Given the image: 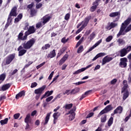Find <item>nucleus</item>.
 Returning a JSON list of instances; mask_svg holds the SVG:
<instances>
[{"label": "nucleus", "mask_w": 131, "mask_h": 131, "mask_svg": "<svg viewBox=\"0 0 131 131\" xmlns=\"http://www.w3.org/2000/svg\"><path fill=\"white\" fill-rule=\"evenodd\" d=\"M9 16H10V17H16L17 16V7L15 6L12 9Z\"/></svg>", "instance_id": "nucleus-11"}, {"label": "nucleus", "mask_w": 131, "mask_h": 131, "mask_svg": "<svg viewBox=\"0 0 131 131\" xmlns=\"http://www.w3.org/2000/svg\"><path fill=\"white\" fill-rule=\"evenodd\" d=\"M25 122L26 123H30L31 122V119L30 118V114H28L25 119Z\"/></svg>", "instance_id": "nucleus-29"}, {"label": "nucleus", "mask_w": 131, "mask_h": 131, "mask_svg": "<svg viewBox=\"0 0 131 131\" xmlns=\"http://www.w3.org/2000/svg\"><path fill=\"white\" fill-rule=\"evenodd\" d=\"M110 17H118V18L120 17V12H113L111 13L110 14Z\"/></svg>", "instance_id": "nucleus-22"}, {"label": "nucleus", "mask_w": 131, "mask_h": 131, "mask_svg": "<svg viewBox=\"0 0 131 131\" xmlns=\"http://www.w3.org/2000/svg\"><path fill=\"white\" fill-rule=\"evenodd\" d=\"M56 56V52H55V50H53L50 53V54L47 56V58L49 59V58H54Z\"/></svg>", "instance_id": "nucleus-31"}, {"label": "nucleus", "mask_w": 131, "mask_h": 131, "mask_svg": "<svg viewBox=\"0 0 131 131\" xmlns=\"http://www.w3.org/2000/svg\"><path fill=\"white\" fill-rule=\"evenodd\" d=\"M123 110V108H122V106H119L116 110H114V114H117V113L120 114L122 113Z\"/></svg>", "instance_id": "nucleus-20"}, {"label": "nucleus", "mask_w": 131, "mask_h": 131, "mask_svg": "<svg viewBox=\"0 0 131 131\" xmlns=\"http://www.w3.org/2000/svg\"><path fill=\"white\" fill-rule=\"evenodd\" d=\"M12 19L13 18H12V17L11 16H9L7 23L8 24H9V25H11V23H12Z\"/></svg>", "instance_id": "nucleus-43"}, {"label": "nucleus", "mask_w": 131, "mask_h": 131, "mask_svg": "<svg viewBox=\"0 0 131 131\" xmlns=\"http://www.w3.org/2000/svg\"><path fill=\"white\" fill-rule=\"evenodd\" d=\"M79 91H80V88H75V89L71 91V94L72 95H75V94H77V93H79Z\"/></svg>", "instance_id": "nucleus-26"}, {"label": "nucleus", "mask_w": 131, "mask_h": 131, "mask_svg": "<svg viewBox=\"0 0 131 131\" xmlns=\"http://www.w3.org/2000/svg\"><path fill=\"white\" fill-rule=\"evenodd\" d=\"M68 41V38L66 39V37H63L61 39V42L63 43H66V42H67Z\"/></svg>", "instance_id": "nucleus-54"}, {"label": "nucleus", "mask_w": 131, "mask_h": 131, "mask_svg": "<svg viewBox=\"0 0 131 131\" xmlns=\"http://www.w3.org/2000/svg\"><path fill=\"white\" fill-rule=\"evenodd\" d=\"M113 109V107L111 105H107L104 110L100 112V113L98 114V116H101V115H103V114H105V113H107V112L111 111V110Z\"/></svg>", "instance_id": "nucleus-5"}, {"label": "nucleus", "mask_w": 131, "mask_h": 131, "mask_svg": "<svg viewBox=\"0 0 131 131\" xmlns=\"http://www.w3.org/2000/svg\"><path fill=\"white\" fill-rule=\"evenodd\" d=\"M50 19H51V17H50L49 16L46 15L44 16L41 19L42 21L36 24V27L37 28L42 27V26H43V25H45L46 23H47V22H49V21H50Z\"/></svg>", "instance_id": "nucleus-4"}, {"label": "nucleus", "mask_w": 131, "mask_h": 131, "mask_svg": "<svg viewBox=\"0 0 131 131\" xmlns=\"http://www.w3.org/2000/svg\"><path fill=\"white\" fill-rule=\"evenodd\" d=\"M20 116V114L17 113L14 115V119H18Z\"/></svg>", "instance_id": "nucleus-56"}, {"label": "nucleus", "mask_w": 131, "mask_h": 131, "mask_svg": "<svg viewBox=\"0 0 131 131\" xmlns=\"http://www.w3.org/2000/svg\"><path fill=\"white\" fill-rule=\"evenodd\" d=\"M119 46H122L125 43V42L122 39H118V41Z\"/></svg>", "instance_id": "nucleus-38"}, {"label": "nucleus", "mask_w": 131, "mask_h": 131, "mask_svg": "<svg viewBox=\"0 0 131 131\" xmlns=\"http://www.w3.org/2000/svg\"><path fill=\"white\" fill-rule=\"evenodd\" d=\"M68 58V55H65L59 61V65L60 66H61V65H62L64 62H65V61L66 60H67Z\"/></svg>", "instance_id": "nucleus-24"}, {"label": "nucleus", "mask_w": 131, "mask_h": 131, "mask_svg": "<svg viewBox=\"0 0 131 131\" xmlns=\"http://www.w3.org/2000/svg\"><path fill=\"white\" fill-rule=\"evenodd\" d=\"M23 47H22L21 46H19L18 48V51H19V54L18 55L21 56H23V55H24V54H25V53H26L27 51L25 49H23Z\"/></svg>", "instance_id": "nucleus-13"}, {"label": "nucleus", "mask_w": 131, "mask_h": 131, "mask_svg": "<svg viewBox=\"0 0 131 131\" xmlns=\"http://www.w3.org/2000/svg\"><path fill=\"white\" fill-rule=\"evenodd\" d=\"M17 72H18V70L17 69H15L12 72L10 73V74L11 76H12V75H15Z\"/></svg>", "instance_id": "nucleus-49"}, {"label": "nucleus", "mask_w": 131, "mask_h": 131, "mask_svg": "<svg viewBox=\"0 0 131 131\" xmlns=\"http://www.w3.org/2000/svg\"><path fill=\"white\" fill-rule=\"evenodd\" d=\"M126 54H127V52L126 51V50L125 49V48H124L120 51L121 57H124V56H125Z\"/></svg>", "instance_id": "nucleus-32"}, {"label": "nucleus", "mask_w": 131, "mask_h": 131, "mask_svg": "<svg viewBox=\"0 0 131 131\" xmlns=\"http://www.w3.org/2000/svg\"><path fill=\"white\" fill-rule=\"evenodd\" d=\"M90 93H91V91H86V92H85V93L84 94H83L81 97L80 98V100L81 101V100H82V99H84V98H85V97H86L87 96H89V94H90Z\"/></svg>", "instance_id": "nucleus-34"}, {"label": "nucleus", "mask_w": 131, "mask_h": 131, "mask_svg": "<svg viewBox=\"0 0 131 131\" xmlns=\"http://www.w3.org/2000/svg\"><path fill=\"white\" fill-rule=\"evenodd\" d=\"M104 56H106V53H99L96 55L95 57L92 59V61H96L98 59V58H101V57H104Z\"/></svg>", "instance_id": "nucleus-19"}, {"label": "nucleus", "mask_w": 131, "mask_h": 131, "mask_svg": "<svg viewBox=\"0 0 131 131\" xmlns=\"http://www.w3.org/2000/svg\"><path fill=\"white\" fill-rule=\"evenodd\" d=\"M126 51L127 52V53H128L129 52H130L131 51V46H128L125 49Z\"/></svg>", "instance_id": "nucleus-61"}, {"label": "nucleus", "mask_w": 131, "mask_h": 131, "mask_svg": "<svg viewBox=\"0 0 131 131\" xmlns=\"http://www.w3.org/2000/svg\"><path fill=\"white\" fill-rule=\"evenodd\" d=\"M130 117H131V112L130 114L129 115V116H128L127 117H126L125 119V121H127V120H128L130 118Z\"/></svg>", "instance_id": "nucleus-64"}, {"label": "nucleus", "mask_w": 131, "mask_h": 131, "mask_svg": "<svg viewBox=\"0 0 131 131\" xmlns=\"http://www.w3.org/2000/svg\"><path fill=\"white\" fill-rule=\"evenodd\" d=\"M82 49H83V47L80 46L78 49L77 53L80 54L82 52Z\"/></svg>", "instance_id": "nucleus-52"}, {"label": "nucleus", "mask_w": 131, "mask_h": 131, "mask_svg": "<svg viewBox=\"0 0 131 131\" xmlns=\"http://www.w3.org/2000/svg\"><path fill=\"white\" fill-rule=\"evenodd\" d=\"M94 115V113H90L88 115L86 118H91L92 116Z\"/></svg>", "instance_id": "nucleus-63"}, {"label": "nucleus", "mask_w": 131, "mask_h": 131, "mask_svg": "<svg viewBox=\"0 0 131 131\" xmlns=\"http://www.w3.org/2000/svg\"><path fill=\"white\" fill-rule=\"evenodd\" d=\"M63 95H67L68 96H69L70 94H71V90H66L63 93Z\"/></svg>", "instance_id": "nucleus-47"}, {"label": "nucleus", "mask_w": 131, "mask_h": 131, "mask_svg": "<svg viewBox=\"0 0 131 131\" xmlns=\"http://www.w3.org/2000/svg\"><path fill=\"white\" fill-rule=\"evenodd\" d=\"M131 22V15L126 19L124 23L122 24V25L120 28V31L118 34L117 35V37H119L120 35H124L126 34L127 32L130 31L131 30V25H129L127 27V25L129 24Z\"/></svg>", "instance_id": "nucleus-1"}, {"label": "nucleus", "mask_w": 131, "mask_h": 131, "mask_svg": "<svg viewBox=\"0 0 131 131\" xmlns=\"http://www.w3.org/2000/svg\"><path fill=\"white\" fill-rule=\"evenodd\" d=\"M45 64H46V62H43L42 63H40L36 67V69H39V68H40V67H42Z\"/></svg>", "instance_id": "nucleus-50"}, {"label": "nucleus", "mask_w": 131, "mask_h": 131, "mask_svg": "<svg viewBox=\"0 0 131 131\" xmlns=\"http://www.w3.org/2000/svg\"><path fill=\"white\" fill-rule=\"evenodd\" d=\"M123 83L124 84V86L122 89V93H124L123 95V100L124 101L128 97V90H127V87L128 85H127V81L125 80L123 81Z\"/></svg>", "instance_id": "nucleus-2"}, {"label": "nucleus", "mask_w": 131, "mask_h": 131, "mask_svg": "<svg viewBox=\"0 0 131 131\" xmlns=\"http://www.w3.org/2000/svg\"><path fill=\"white\" fill-rule=\"evenodd\" d=\"M53 75H54V72H51V73L50 74V75H49V76L48 77V79L51 80V79H52V77H53Z\"/></svg>", "instance_id": "nucleus-62"}, {"label": "nucleus", "mask_w": 131, "mask_h": 131, "mask_svg": "<svg viewBox=\"0 0 131 131\" xmlns=\"http://www.w3.org/2000/svg\"><path fill=\"white\" fill-rule=\"evenodd\" d=\"M99 0H96L93 4V6L91 7L90 11L91 12H95L96 11V9H97V7L99 6Z\"/></svg>", "instance_id": "nucleus-9"}, {"label": "nucleus", "mask_w": 131, "mask_h": 131, "mask_svg": "<svg viewBox=\"0 0 131 131\" xmlns=\"http://www.w3.org/2000/svg\"><path fill=\"white\" fill-rule=\"evenodd\" d=\"M120 62V66L122 68H125L126 67V62H127V59L126 58H121Z\"/></svg>", "instance_id": "nucleus-10"}, {"label": "nucleus", "mask_w": 131, "mask_h": 131, "mask_svg": "<svg viewBox=\"0 0 131 131\" xmlns=\"http://www.w3.org/2000/svg\"><path fill=\"white\" fill-rule=\"evenodd\" d=\"M41 7H42V4H41V3H39L36 6V9H40V8H41Z\"/></svg>", "instance_id": "nucleus-58"}, {"label": "nucleus", "mask_w": 131, "mask_h": 131, "mask_svg": "<svg viewBox=\"0 0 131 131\" xmlns=\"http://www.w3.org/2000/svg\"><path fill=\"white\" fill-rule=\"evenodd\" d=\"M75 109L76 108L72 109L69 112V113L71 114V115L69 116V119L71 121L73 120L75 117V113H74Z\"/></svg>", "instance_id": "nucleus-16"}, {"label": "nucleus", "mask_w": 131, "mask_h": 131, "mask_svg": "<svg viewBox=\"0 0 131 131\" xmlns=\"http://www.w3.org/2000/svg\"><path fill=\"white\" fill-rule=\"evenodd\" d=\"M10 86L11 85L9 83L4 84L2 86V91L3 92H5V91H7V90H9V89H10Z\"/></svg>", "instance_id": "nucleus-28"}, {"label": "nucleus", "mask_w": 131, "mask_h": 131, "mask_svg": "<svg viewBox=\"0 0 131 131\" xmlns=\"http://www.w3.org/2000/svg\"><path fill=\"white\" fill-rule=\"evenodd\" d=\"M85 81H79L76 83H75L74 84H76V85H79V84H82V83H85Z\"/></svg>", "instance_id": "nucleus-59"}, {"label": "nucleus", "mask_w": 131, "mask_h": 131, "mask_svg": "<svg viewBox=\"0 0 131 131\" xmlns=\"http://www.w3.org/2000/svg\"><path fill=\"white\" fill-rule=\"evenodd\" d=\"M84 37H82L79 40V41L77 42V45H76V48H77V47H79V46H80V45H81V43L83 41V39H84Z\"/></svg>", "instance_id": "nucleus-39"}, {"label": "nucleus", "mask_w": 131, "mask_h": 131, "mask_svg": "<svg viewBox=\"0 0 131 131\" xmlns=\"http://www.w3.org/2000/svg\"><path fill=\"white\" fill-rule=\"evenodd\" d=\"M95 36H96V34L93 32L92 34H91L89 37V39H90V40H93V39L95 38Z\"/></svg>", "instance_id": "nucleus-42"}, {"label": "nucleus", "mask_w": 131, "mask_h": 131, "mask_svg": "<svg viewBox=\"0 0 131 131\" xmlns=\"http://www.w3.org/2000/svg\"><path fill=\"white\" fill-rule=\"evenodd\" d=\"M68 58V55H65L59 61V65L60 66H61V65H62L64 62H65V61L66 60H67Z\"/></svg>", "instance_id": "nucleus-23"}, {"label": "nucleus", "mask_w": 131, "mask_h": 131, "mask_svg": "<svg viewBox=\"0 0 131 131\" xmlns=\"http://www.w3.org/2000/svg\"><path fill=\"white\" fill-rule=\"evenodd\" d=\"M51 114H52V112H50L48 114H47V116L45 118V122L44 124H47L48 122H49V120L50 119V116H51Z\"/></svg>", "instance_id": "nucleus-35"}, {"label": "nucleus", "mask_w": 131, "mask_h": 131, "mask_svg": "<svg viewBox=\"0 0 131 131\" xmlns=\"http://www.w3.org/2000/svg\"><path fill=\"white\" fill-rule=\"evenodd\" d=\"M28 26H29V24L26 23L25 24V28H24V30H27V29H28Z\"/></svg>", "instance_id": "nucleus-60"}, {"label": "nucleus", "mask_w": 131, "mask_h": 131, "mask_svg": "<svg viewBox=\"0 0 131 131\" xmlns=\"http://www.w3.org/2000/svg\"><path fill=\"white\" fill-rule=\"evenodd\" d=\"M45 89H46V85H43L41 88L35 90L34 93L37 95H40L45 91Z\"/></svg>", "instance_id": "nucleus-14"}, {"label": "nucleus", "mask_w": 131, "mask_h": 131, "mask_svg": "<svg viewBox=\"0 0 131 131\" xmlns=\"http://www.w3.org/2000/svg\"><path fill=\"white\" fill-rule=\"evenodd\" d=\"M36 14V10L33 9L31 11V15L32 16H34Z\"/></svg>", "instance_id": "nucleus-53"}, {"label": "nucleus", "mask_w": 131, "mask_h": 131, "mask_svg": "<svg viewBox=\"0 0 131 131\" xmlns=\"http://www.w3.org/2000/svg\"><path fill=\"white\" fill-rule=\"evenodd\" d=\"M117 82V79H114L112 80L111 81V84H115Z\"/></svg>", "instance_id": "nucleus-51"}, {"label": "nucleus", "mask_w": 131, "mask_h": 131, "mask_svg": "<svg viewBox=\"0 0 131 131\" xmlns=\"http://www.w3.org/2000/svg\"><path fill=\"white\" fill-rule=\"evenodd\" d=\"M8 121H9V119L6 118L4 120H1L0 123L1 125H5V124H7L8 123Z\"/></svg>", "instance_id": "nucleus-33"}, {"label": "nucleus", "mask_w": 131, "mask_h": 131, "mask_svg": "<svg viewBox=\"0 0 131 131\" xmlns=\"http://www.w3.org/2000/svg\"><path fill=\"white\" fill-rule=\"evenodd\" d=\"M24 96H25V92L24 91H23L17 94L16 95L15 98L16 99H19V98H21V97H24Z\"/></svg>", "instance_id": "nucleus-25"}, {"label": "nucleus", "mask_w": 131, "mask_h": 131, "mask_svg": "<svg viewBox=\"0 0 131 131\" xmlns=\"http://www.w3.org/2000/svg\"><path fill=\"white\" fill-rule=\"evenodd\" d=\"M112 38H113V36H109L107 38H106L105 41L106 42H109V41H111V40H112Z\"/></svg>", "instance_id": "nucleus-46"}, {"label": "nucleus", "mask_w": 131, "mask_h": 131, "mask_svg": "<svg viewBox=\"0 0 131 131\" xmlns=\"http://www.w3.org/2000/svg\"><path fill=\"white\" fill-rule=\"evenodd\" d=\"M54 99V97L50 96L46 99V102H50V101H52Z\"/></svg>", "instance_id": "nucleus-55"}, {"label": "nucleus", "mask_w": 131, "mask_h": 131, "mask_svg": "<svg viewBox=\"0 0 131 131\" xmlns=\"http://www.w3.org/2000/svg\"><path fill=\"white\" fill-rule=\"evenodd\" d=\"M37 85V83L36 82L32 83L31 88L33 89V88H35V86H36Z\"/></svg>", "instance_id": "nucleus-57"}, {"label": "nucleus", "mask_w": 131, "mask_h": 131, "mask_svg": "<svg viewBox=\"0 0 131 131\" xmlns=\"http://www.w3.org/2000/svg\"><path fill=\"white\" fill-rule=\"evenodd\" d=\"M70 19V13H67L64 16V20H68Z\"/></svg>", "instance_id": "nucleus-48"}, {"label": "nucleus", "mask_w": 131, "mask_h": 131, "mask_svg": "<svg viewBox=\"0 0 131 131\" xmlns=\"http://www.w3.org/2000/svg\"><path fill=\"white\" fill-rule=\"evenodd\" d=\"M101 42H102V39L99 40L94 46L90 48L87 51V53H90V52H92V51H93V49H95V48H97V47H98V46H99V45H100Z\"/></svg>", "instance_id": "nucleus-17"}, {"label": "nucleus", "mask_w": 131, "mask_h": 131, "mask_svg": "<svg viewBox=\"0 0 131 131\" xmlns=\"http://www.w3.org/2000/svg\"><path fill=\"white\" fill-rule=\"evenodd\" d=\"M59 116H60V113L59 112L55 113L53 115V117L54 118L53 123L54 124H56V122H57L56 120L58 119Z\"/></svg>", "instance_id": "nucleus-21"}, {"label": "nucleus", "mask_w": 131, "mask_h": 131, "mask_svg": "<svg viewBox=\"0 0 131 131\" xmlns=\"http://www.w3.org/2000/svg\"><path fill=\"white\" fill-rule=\"evenodd\" d=\"M89 21H90V18L89 17H86L85 20L81 23L82 26L81 27L83 29L84 27H86V25H88V24L89 23Z\"/></svg>", "instance_id": "nucleus-18"}, {"label": "nucleus", "mask_w": 131, "mask_h": 131, "mask_svg": "<svg viewBox=\"0 0 131 131\" xmlns=\"http://www.w3.org/2000/svg\"><path fill=\"white\" fill-rule=\"evenodd\" d=\"M35 43V39L32 38L27 42H25L23 43L22 46L26 50H29L33 46V45Z\"/></svg>", "instance_id": "nucleus-3"}, {"label": "nucleus", "mask_w": 131, "mask_h": 131, "mask_svg": "<svg viewBox=\"0 0 131 131\" xmlns=\"http://www.w3.org/2000/svg\"><path fill=\"white\" fill-rule=\"evenodd\" d=\"M113 58L109 56H106L102 59V65H105L106 63H108L110 62V61H112Z\"/></svg>", "instance_id": "nucleus-8"}, {"label": "nucleus", "mask_w": 131, "mask_h": 131, "mask_svg": "<svg viewBox=\"0 0 131 131\" xmlns=\"http://www.w3.org/2000/svg\"><path fill=\"white\" fill-rule=\"evenodd\" d=\"M112 123H113V117H111L108 121V126H111Z\"/></svg>", "instance_id": "nucleus-41"}, {"label": "nucleus", "mask_w": 131, "mask_h": 131, "mask_svg": "<svg viewBox=\"0 0 131 131\" xmlns=\"http://www.w3.org/2000/svg\"><path fill=\"white\" fill-rule=\"evenodd\" d=\"M53 93H54L53 91H47L45 95H43V98H47V97H49L51 96V95H52Z\"/></svg>", "instance_id": "nucleus-30"}, {"label": "nucleus", "mask_w": 131, "mask_h": 131, "mask_svg": "<svg viewBox=\"0 0 131 131\" xmlns=\"http://www.w3.org/2000/svg\"><path fill=\"white\" fill-rule=\"evenodd\" d=\"M50 47L51 46L49 44H46L42 47V50H48Z\"/></svg>", "instance_id": "nucleus-44"}, {"label": "nucleus", "mask_w": 131, "mask_h": 131, "mask_svg": "<svg viewBox=\"0 0 131 131\" xmlns=\"http://www.w3.org/2000/svg\"><path fill=\"white\" fill-rule=\"evenodd\" d=\"M5 78H6V74H3L0 76V83L5 80Z\"/></svg>", "instance_id": "nucleus-37"}, {"label": "nucleus", "mask_w": 131, "mask_h": 131, "mask_svg": "<svg viewBox=\"0 0 131 131\" xmlns=\"http://www.w3.org/2000/svg\"><path fill=\"white\" fill-rule=\"evenodd\" d=\"M15 59V54H10L6 58L5 65H9Z\"/></svg>", "instance_id": "nucleus-7"}, {"label": "nucleus", "mask_w": 131, "mask_h": 131, "mask_svg": "<svg viewBox=\"0 0 131 131\" xmlns=\"http://www.w3.org/2000/svg\"><path fill=\"white\" fill-rule=\"evenodd\" d=\"M22 17H23L22 14H19V15L17 16V17L16 18L14 19V23H18V22H19V21H20V20H21V19H22Z\"/></svg>", "instance_id": "nucleus-36"}, {"label": "nucleus", "mask_w": 131, "mask_h": 131, "mask_svg": "<svg viewBox=\"0 0 131 131\" xmlns=\"http://www.w3.org/2000/svg\"><path fill=\"white\" fill-rule=\"evenodd\" d=\"M107 118V116L106 115H104L101 118V122H105L106 119Z\"/></svg>", "instance_id": "nucleus-40"}, {"label": "nucleus", "mask_w": 131, "mask_h": 131, "mask_svg": "<svg viewBox=\"0 0 131 131\" xmlns=\"http://www.w3.org/2000/svg\"><path fill=\"white\" fill-rule=\"evenodd\" d=\"M27 33L26 32L25 33V35L23 36V33L20 32L18 36V39L20 40H26L27 39Z\"/></svg>", "instance_id": "nucleus-12"}, {"label": "nucleus", "mask_w": 131, "mask_h": 131, "mask_svg": "<svg viewBox=\"0 0 131 131\" xmlns=\"http://www.w3.org/2000/svg\"><path fill=\"white\" fill-rule=\"evenodd\" d=\"M35 32V29H34V27L32 26L30 27L29 29L26 32V33H27V35H29L30 34H32V33H34Z\"/></svg>", "instance_id": "nucleus-15"}, {"label": "nucleus", "mask_w": 131, "mask_h": 131, "mask_svg": "<svg viewBox=\"0 0 131 131\" xmlns=\"http://www.w3.org/2000/svg\"><path fill=\"white\" fill-rule=\"evenodd\" d=\"M117 25H118V24L115 22L111 23L110 25L107 27V29H108V30H110V29H111L112 28H114V27H117Z\"/></svg>", "instance_id": "nucleus-27"}, {"label": "nucleus", "mask_w": 131, "mask_h": 131, "mask_svg": "<svg viewBox=\"0 0 131 131\" xmlns=\"http://www.w3.org/2000/svg\"><path fill=\"white\" fill-rule=\"evenodd\" d=\"M93 65H94V63H92L91 64L88 65L85 68H82L81 69L78 70L77 71L74 72L73 74L74 75L79 74V73H81V72H83V71H85L86 69H89V68H91V67H92Z\"/></svg>", "instance_id": "nucleus-6"}, {"label": "nucleus", "mask_w": 131, "mask_h": 131, "mask_svg": "<svg viewBox=\"0 0 131 131\" xmlns=\"http://www.w3.org/2000/svg\"><path fill=\"white\" fill-rule=\"evenodd\" d=\"M72 106H73V104L72 103H71V104H66L65 105V108L66 109H71V108H72Z\"/></svg>", "instance_id": "nucleus-45"}]
</instances>
